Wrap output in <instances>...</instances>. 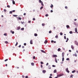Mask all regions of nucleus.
I'll return each instance as SVG.
<instances>
[{
	"label": "nucleus",
	"instance_id": "1",
	"mask_svg": "<svg viewBox=\"0 0 78 78\" xmlns=\"http://www.w3.org/2000/svg\"><path fill=\"white\" fill-rule=\"evenodd\" d=\"M64 75V74H60L57 75V77H60V76H63Z\"/></svg>",
	"mask_w": 78,
	"mask_h": 78
},
{
	"label": "nucleus",
	"instance_id": "2",
	"mask_svg": "<svg viewBox=\"0 0 78 78\" xmlns=\"http://www.w3.org/2000/svg\"><path fill=\"white\" fill-rule=\"evenodd\" d=\"M17 19H19V20H22V18L21 17H16Z\"/></svg>",
	"mask_w": 78,
	"mask_h": 78
},
{
	"label": "nucleus",
	"instance_id": "3",
	"mask_svg": "<svg viewBox=\"0 0 78 78\" xmlns=\"http://www.w3.org/2000/svg\"><path fill=\"white\" fill-rule=\"evenodd\" d=\"M53 58H55V57H57V55H52Z\"/></svg>",
	"mask_w": 78,
	"mask_h": 78
},
{
	"label": "nucleus",
	"instance_id": "4",
	"mask_svg": "<svg viewBox=\"0 0 78 78\" xmlns=\"http://www.w3.org/2000/svg\"><path fill=\"white\" fill-rule=\"evenodd\" d=\"M66 70L67 72L68 73H69V72H70L69 71V70L68 69V68H67L66 69Z\"/></svg>",
	"mask_w": 78,
	"mask_h": 78
},
{
	"label": "nucleus",
	"instance_id": "5",
	"mask_svg": "<svg viewBox=\"0 0 78 78\" xmlns=\"http://www.w3.org/2000/svg\"><path fill=\"white\" fill-rule=\"evenodd\" d=\"M75 44L76 45H78V43L76 41H75Z\"/></svg>",
	"mask_w": 78,
	"mask_h": 78
},
{
	"label": "nucleus",
	"instance_id": "6",
	"mask_svg": "<svg viewBox=\"0 0 78 78\" xmlns=\"http://www.w3.org/2000/svg\"><path fill=\"white\" fill-rule=\"evenodd\" d=\"M62 57H64V52L62 53Z\"/></svg>",
	"mask_w": 78,
	"mask_h": 78
},
{
	"label": "nucleus",
	"instance_id": "7",
	"mask_svg": "<svg viewBox=\"0 0 78 78\" xmlns=\"http://www.w3.org/2000/svg\"><path fill=\"white\" fill-rule=\"evenodd\" d=\"M20 27H17V30H20Z\"/></svg>",
	"mask_w": 78,
	"mask_h": 78
},
{
	"label": "nucleus",
	"instance_id": "8",
	"mask_svg": "<svg viewBox=\"0 0 78 78\" xmlns=\"http://www.w3.org/2000/svg\"><path fill=\"white\" fill-rule=\"evenodd\" d=\"M41 52H42V53H45V51H44V50H41Z\"/></svg>",
	"mask_w": 78,
	"mask_h": 78
},
{
	"label": "nucleus",
	"instance_id": "9",
	"mask_svg": "<svg viewBox=\"0 0 78 78\" xmlns=\"http://www.w3.org/2000/svg\"><path fill=\"white\" fill-rule=\"evenodd\" d=\"M30 44H33V41H32V40H30Z\"/></svg>",
	"mask_w": 78,
	"mask_h": 78
},
{
	"label": "nucleus",
	"instance_id": "10",
	"mask_svg": "<svg viewBox=\"0 0 78 78\" xmlns=\"http://www.w3.org/2000/svg\"><path fill=\"white\" fill-rule=\"evenodd\" d=\"M71 48H72V49H74V47H73V45H72L71 46Z\"/></svg>",
	"mask_w": 78,
	"mask_h": 78
},
{
	"label": "nucleus",
	"instance_id": "11",
	"mask_svg": "<svg viewBox=\"0 0 78 78\" xmlns=\"http://www.w3.org/2000/svg\"><path fill=\"white\" fill-rule=\"evenodd\" d=\"M48 69H51V67H50V66H48Z\"/></svg>",
	"mask_w": 78,
	"mask_h": 78
},
{
	"label": "nucleus",
	"instance_id": "12",
	"mask_svg": "<svg viewBox=\"0 0 78 78\" xmlns=\"http://www.w3.org/2000/svg\"><path fill=\"white\" fill-rule=\"evenodd\" d=\"M43 73H45V72H46V70H43L42 71Z\"/></svg>",
	"mask_w": 78,
	"mask_h": 78
},
{
	"label": "nucleus",
	"instance_id": "13",
	"mask_svg": "<svg viewBox=\"0 0 78 78\" xmlns=\"http://www.w3.org/2000/svg\"><path fill=\"white\" fill-rule=\"evenodd\" d=\"M55 62H56V63H58V61H57V59H56V58H55Z\"/></svg>",
	"mask_w": 78,
	"mask_h": 78
},
{
	"label": "nucleus",
	"instance_id": "14",
	"mask_svg": "<svg viewBox=\"0 0 78 78\" xmlns=\"http://www.w3.org/2000/svg\"><path fill=\"white\" fill-rule=\"evenodd\" d=\"M76 33H77V28H76L75 29Z\"/></svg>",
	"mask_w": 78,
	"mask_h": 78
},
{
	"label": "nucleus",
	"instance_id": "15",
	"mask_svg": "<svg viewBox=\"0 0 78 78\" xmlns=\"http://www.w3.org/2000/svg\"><path fill=\"white\" fill-rule=\"evenodd\" d=\"M10 32H11V33H12V34H14V32L12 31V30H11Z\"/></svg>",
	"mask_w": 78,
	"mask_h": 78
},
{
	"label": "nucleus",
	"instance_id": "16",
	"mask_svg": "<svg viewBox=\"0 0 78 78\" xmlns=\"http://www.w3.org/2000/svg\"><path fill=\"white\" fill-rule=\"evenodd\" d=\"M50 7L51 8H53V5L52 4H51V5L50 6Z\"/></svg>",
	"mask_w": 78,
	"mask_h": 78
},
{
	"label": "nucleus",
	"instance_id": "17",
	"mask_svg": "<svg viewBox=\"0 0 78 78\" xmlns=\"http://www.w3.org/2000/svg\"><path fill=\"white\" fill-rule=\"evenodd\" d=\"M73 56H76H76H77V55H76V53L75 54H73Z\"/></svg>",
	"mask_w": 78,
	"mask_h": 78
},
{
	"label": "nucleus",
	"instance_id": "18",
	"mask_svg": "<svg viewBox=\"0 0 78 78\" xmlns=\"http://www.w3.org/2000/svg\"><path fill=\"white\" fill-rule=\"evenodd\" d=\"M58 51H61V49L60 48H58Z\"/></svg>",
	"mask_w": 78,
	"mask_h": 78
},
{
	"label": "nucleus",
	"instance_id": "19",
	"mask_svg": "<svg viewBox=\"0 0 78 78\" xmlns=\"http://www.w3.org/2000/svg\"><path fill=\"white\" fill-rule=\"evenodd\" d=\"M57 72V71H56V69H55L54 71V73H56Z\"/></svg>",
	"mask_w": 78,
	"mask_h": 78
},
{
	"label": "nucleus",
	"instance_id": "20",
	"mask_svg": "<svg viewBox=\"0 0 78 78\" xmlns=\"http://www.w3.org/2000/svg\"><path fill=\"white\" fill-rule=\"evenodd\" d=\"M34 36H37V34H35Z\"/></svg>",
	"mask_w": 78,
	"mask_h": 78
},
{
	"label": "nucleus",
	"instance_id": "21",
	"mask_svg": "<svg viewBox=\"0 0 78 78\" xmlns=\"http://www.w3.org/2000/svg\"><path fill=\"white\" fill-rule=\"evenodd\" d=\"M69 27H70L69 26V25H66V27L67 28H69Z\"/></svg>",
	"mask_w": 78,
	"mask_h": 78
},
{
	"label": "nucleus",
	"instance_id": "22",
	"mask_svg": "<svg viewBox=\"0 0 78 78\" xmlns=\"http://www.w3.org/2000/svg\"><path fill=\"white\" fill-rule=\"evenodd\" d=\"M12 3L13 5H15V2L14 1H12Z\"/></svg>",
	"mask_w": 78,
	"mask_h": 78
},
{
	"label": "nucleus",
	"instance_id": "23",
	"mask_svg": "<svg viewBox=\"0 0 78 78\" xmlns=\"http://www.w3.org/2000/svg\"><path fill=\"white\" fill-rule=\"evenodd\" d=\"M55 37L56 39H58V35H56L55 36Z\"/></svg>",
	"mask_w": 78,
	"mask_h": 78
},
{
	"label": "nucleus",
	"instance_id": "24",
	"mask_svg": "<svg viewBox=\"0 0 78 78\" xmlns=\"http://www.w3.org/2000/svg\"><path fill=\"white\" fill-rule=\"evenodd\" d=\"M72 76H73V75H71V76L70 77V78H73V77Z\"/></svg>",
	"mask_w": 78,
	"mask_h": 78
},
{
	"label": "nucleus",
	"instance_id": "25",
	"mask_svg": "<svg viewBox=\"0 0 78 78\" xmlns=\"http://www.w3.org/2000/svg\"><path fill=\"white\" fill-rule=\"evenodd\" d=\"M39 3H41L42 2V1H41V0H39Z\"/></svg>",
	"mask_w": 78,
	"mask_h": 78
},
{
	"label": "nucleus",
	"instance_id": "26",
	"mask_svg": "<svg viewBox=\"0 0 78 78\" xmlns=\"http://www.w3.org/2000/svg\"><path fill=\"white\" fill-rule=\"evenodd\" d=\"M44 44H46L47 43V40H45V41L44 42Z\"/></svg>",
	"mask_w": 78,
	"mask_h": 78
},
{
	"label": "nucleus",
	"instance_id": "27",
	"mask_svg": "<svg viewBox=\"0 0 78 78\" xmlns=\"http://www.w3.org/2000/svg\"><path fill=\"white\" fill-rule=\"evenodd\" d=\"M5 44H8V41H5Z\"/></svg>",
	"mask_w": 78,
	"mask_h": 78
},
{
	"label": "nucleus",
	"instance_id": "28",
	"mask_svg": "<svg viewBox=\"0 0 78 78\" xmlns=\"http://www.w3.org/2000/svg\"><path fill=\"white\" fill-rule=\"evenodd\" d=\"M13 16L14 17H17V15H13Z\"/></svg>",
	"mask_w": 78,
	"mask_h": 78
},
{
	"label": "nucleus",
	"instance_id": "29",
	"mask_svg": "<svg viewBox=\"0 0 78 78\" xmlns=\"http://www.w3.org/2000/svg\"><path fill=\"white\" fill-rule=\"evenodd\" d=\"M41 3L42 6H44V4H43V2H42Z\"/></svg>",
	"mask_w": 78,
	"mask_h": 78
},
{
	"label": "nucleus",
	"instance_id": "30",
	"mask_svg": "<svg viewBox=\"0 0 78 78\" xmlns=\"http://www.w3.org/2000/svg\"><path fill=\"white\" fill-rule=\"evenodd\" d=\"M64 61V58L63 57L62 58V61Z\"/></svg>",
	"mask_w": 78,
	"mask_h": 78
},
{
	"label": "nucleus",
	"instance_id": "31",
	"mask_svg": "<svg viewBox=\"0 0 78 78\" xmlns=\"http://www.w3.org/2000/svg\"><path fill=\"white\" fill-rule=\"evenodd\" d=\"M17 45H18V42H16V44H15V46H17Z\"/></svg>",
	"mask_w": 78,
	"mask_h": 78
},
{
	"label": "nucleus",
	"instance_id": "32",
	"mask_svg": "<svg viewBox=\"0 0 78 78\" xmlns=\"http://www.w3.org/2000/svg\"><path fill=\"white\" fill-rule=\"evenodd\" d=\"M31 65L32 66H34V63H31Z\"/></svg>",
	"mask_w": 78,
	"mask_h": 78
},
{
	"label": "nucleus",
	"instance_id": "33",
	"mask_svg": "<svg viewBox=\"0 0 78 78\" xmlns=\"http://www.w3.org/2000/svg\"><path fill=\"white\" fill-rule=\"evenodd\" d=\"M66 60L67 61H69V60H70V59H69V58H66Z\"/></svg>",
	"mask_w": 78,
	"mask_h": 78
},
{
	"label": "nucleus",
	"instance_id": "34",
	"mask_svg": "<svg viewBox=\"0 0 78 78\" xmlns=\"http://www.w3.org/2000/svg\"><path fill=\"white\" fill-rule=\"evenodd\" d=\"M10 14H12V12L10 11L9 12Z\"/></svg>",
	"mask_w": 78,
	"mask_h": 78
},
{
	"label": "nucleus",
	"instance_id": "35",
	"mask_svg": "<svg viewBox=\"0 0 78 78\" xmlns=\"http://www.w3.org/2000/svg\"><path fill=\"white\" fill-rule=\"evenodd\" d=\"M24 30V28H22L21 29V30Z\"/></svg>",
	"mask_w": 78,
	"mask_h": 78
},
{
	"label": "nucleus",
	"instance_id": "36",
	"mask_svg": "<svg viewBox=\"0 0 78 78\" xmlns=\"http://www.w3.org/2000/svg\"><path fill=\"white\" fill-rule=\"evenodd\" d=\"M75 70H74L72 71V73H75Z\"/></svg>",
	"mask_w": 78,
	"mask_h": 78
},
{
	"label": "nucleus",
	"instance_id": "37",
	"mask_svg": "<svg viewBox=\"0 0 78 78\" xmlns=\"http://www.w3.org/2000/svg\"><path fill=\"white\" fill-rule=\"evenodd\" d=\"M73 33V32L72 31H70L69 32V33H70V34H72Z\"/></svg>",
	"mask_w": 78,
	"mask_h": 78
},
{
	"label": "nucleus",
	"instance_id": "38",
	"mask_svg": "<svg viewBox=\"0 0 78 78\" xmlns=\"http://www.w3.org/2000/svg\"><path fill=\"white\" fill-rule=\"evenodd\" d=\"M60 34V35H61V36H62L63 34H62V32H61Z\"/></svg>",
	"mask_w": 78,
	"mask_h": 78
},
{
	"label": "nucleus",
	"instance_id": "39",
	"mask_svg": "<svg viewBox=\"0 0 78 78\" xmlns=\"http://www.w3.org/2000/svg\"><path fill=\"white\" fill-rule=\"evenodd\" d=\"M45 16H46V17H48V14H46L45 15Z\"/></svg>",
	"mask_w": 78,
	"mask_h": 78
},
{
	"label": "nucleus",
	"instance_id": "40",
	"mask_svg": "<svg viewBox=\"0 0 78 78\" xmlns=\"http://www.w3.org/2000/svg\"><path fill=\"white\" fill-rule=\"evenodd\" d=\"M7 7V8H10V6L9 5H8Z\"/></svg>",
	"mask_w": 78,
	"mask_h": 78
},
{
	"label": "nucleus",
	"instance_id": "41",
	"mask_svg": "<svg viewBox=\"0 0 78 78\" xmlns=\"http://www.w3.org/2000/svg\"><path fill=\"white\" fill-rule=\"evenodd\" d=\"M52 66L53 67H56V66L55 65H53Z\"/></svg>",
	"mask_w": 78,
	"mask_h": 78
},
{
	"label": "nucleus",
	"instance_id": "42",
	"mask_svg": "<svg viewBox=\"0 0 78 78\" xmlns=\"http://www.w3.org/2000/svg\"><path fill=\"white\" fill-rule=\"evenodd\" d=\"M42 26H45V24L44 23H42Z\"/></svg>",
	"mask_w": 78,
	"mask_h": 78
},
{
	"label": "nucleus",
	"instance_id": "43",
	"mask_svg": "<svg viewBox=\"0 0 78 78\" xmlns=\"http://www.w3.org/2000/svg\"><path fill=\"white\" fill-rule=\"evenodd\" d=\"M41 64H44V62H41Z\"/></svg>",
	"mask_w": 78,
	"mask_h": 78
},
{
	"label": "nucleus",
	"instance_id": "44",
	"mask_svg": "<svg viewBox=\"0 0 78 78\" xmlns=\"http://www.w3.org/2000/svg\"><path fill=\"white\" fill-rule=\"evenodd\" d=\"M24 45L25 46H26V45H27V44L26 43H24Z\"/></svg>",
	"mask_w": 78,
	"mask_h": 78
},
{
	"label": "nucleus",
	"instance_id": "45",
	"mask_svg": "<svg viewBox=\"0 0 78 78\" xmlns=\"http://www.w3.org/2000/svg\"><path fill=\"white\" fill-rule=\"evenodd\" d=\"M4 36H6L7 35V34L6 33H5L4 34Z\"/></svg>",
	"mask_w": 78,
	"mask_h": 78
},
{
	"label": "nucleus",
	"instance_id": "46",
	"mask_svg": "<svg viewBox=\"0 0 78 78\" xmlns=\"http://www.w3.org/2000/svg\"><path fill=\"white\" fill-rule=\"evenodd\" d=\"M35 58H36V57H35V56H34L33 57V58L34 59Z\"/></svg>",
	"mask_w": 78,
	"mask_h": 78
},
{
	"label": "nucleus",
	"instance_id": "47",
	"mask_svg": "<svg viewBox=\"0 0 78 78\" xmlns=\"http://www.w3.org/2000/svg\"><path fill=\"white\" fill-rule=\"evenodd\" d=\"M43 6H41L40 8V9H43Z\"/></svg>",
	"mask_w": 78,
	"mask_h": 78
},
{
	"label": "nucleus",
	"instance_id": "48",
	"mask_svg": "<svg viewBox=\"0 0 78 78\" xmlns=\"http://www.w3.org/2000/svg\"><path fill=\"white\" fill-rule=\"evenodd\" d=\"M4 12H6V9H4Z\"/></svg>",
	"mask_w": 78,
	"mask_h": 78
},
{
	"label": "nucleus",
	"instance_id": "49",
	"mask_svg": "<svg viewBox=\"0 0 78 78\" xmlns=\"http://www.w3.org/2000/svg\"><path fill=\"white\" fill-rule=\"evenodd\" d=\"M64 38L65 39H66V36H64Z\"/></svg>",
	"mask_w": 78,
	"mask_h": 78
},
{
	"label": "nucleus",
	"instance_id": "50",
	"mask_svg": "<svg viewBox=\"0 0 78 78\" xmlns=\"http://www.w3.org/2000/svg\"><path fill=\"white\" fill-rule=\"evenodd\" d=\"M8 59H5V62L7 61H8Z\"/></svg>",
	"mask_w": 78,
	"mask_h": 78
},
{
	"label": "nucleus",
	"instance_id": "51",
	"mask_svg": "<svg viewBox=\"0 0 78 78\" xmlns=\"http://www.w3.org/2000/svg\"><path fill=\"white\" fill-rule=\"evenodd\" d=\"M15 11H16L15 10H13L12 11V12H15Z\"/></svg>",
	"mask_w": 78,
	"mask_h": 78
},
{
	"label": "nucleus",
	"instance_id": "52",
	"mask_svg": "<svg viewBox=\"0 0 78 78\" xmlns=\"http://www.w3.org/2000/svg\"><path fill=\"white\" fill-rule=\"evenodd\" d=\"M65 9H67V8H68L67 7V6H66L65 7Z\"/></svg>",
	"mask_w": 78,
	"mask_h": 78
},
{
	"label": "nucleus",
	"instance_id": "53",
	"mask_svg": "<svg viewBox=\"0 0 78 78\" xmlns=\"http://www.w3.org/2000/svg\"><path fill=\"white\" fill-rule=\"evenodd\" d=\"M28 23H31V21H28Z\"/></svg>",
	"mask_w": 78,
	"mask_h": 78
},
{
	"label": "nucleus",
	"instance_id": "54",
	"mask_svg": "<svg viewBox=\"0 0 78 78\" xmlns=\"http://www.w3.org/2000/svg\"><path fill=\"white\" fill-rule=\"evenodd\" d=\"M33 20H35V19L34 18L33 19Z\"/></svg>",
	"mask_w": 78,
	"mask_h": 78
},
{
	"label": "nucleus",
	"instance_id": "55",
	"mask_svg": "<svg viewBox=\"0 0 78 78\" xmlns=\"http://www.w3.org/2000/svg\"><path fill=\"white\" fill-rule=\"evenodd\" d=\"M18 47H19V48H20L21 47V45H20Z\"/></svg>",
	"mask_w": 78,
	"mask_h": 78
},
{
	"label": "nucleus",
	"instance_id": "56",
	"mask_svg": "<svg viewBox=\"0 0 78 78\" xmlns=\"http://www.w3.org/2000/svg\"><path fill=\"white\" fill-rule=\"evenodd\" d=\"M54 42V41H53V40H51V42L52 43H53V42Z\"/></svg>",
	"mask_w": 78,
	"mask_h": 78
},
{
	"label": "nucleus",
	"instance_id": "57",
	"mask_svg": "<svg viewBox=\"0 0 78 78\" xmlns=\"http://www.w3.org/2000/svg\"><path fill=\"white\" fill-rule=\"evenodd\" d=\"M49 33H51V31H50L49 32Z\"/></svg>",
	"mask_w": 78,
	"mask_h": 78
},
{
	"label": "nucleus",
	"instance_id": "58",
	"mask_svg": "<svg viewBox=\"0 0 78 78\" xmlns=\"http://www.w3.org/2000/svg\"><path fill=\"white\" fill-rule=\"evenodd\" d=\"M28 78V76H26L25 77V78Z\"/></svg>",
	"mask_w": 78,
	"mask_h": 78
},
{
	"label": "nucleus",
	"instance_id": "59",
	"mask_svg": "<svg viewBox=\"0 0 78 78\" xmlns=\"http://www.w3.org/2000/svg\"><path fill=\"white\" fill-rule=\"evenodd\" d=\"M22 48H25V47L24 46H22Z\"/></svg>",
	"mask_w": 78,
	"mask_h": 78
},
{
	"label": "nucleus",
	"instance_id": "60",
	"mask_svg": "<svg viewBox=\"0 0 78 78\" xmlns=\"http://www.w3.org/2000/svg\"><path fill=\"white\" fill-rule=\"evenodd\" d=\"M23 15H24V16H25V15H26V13H24L23 14Z\"/></svg>",
	"mask_w": 78,
	"mask_h": 78
},
{
	"label": "nucleus",
	"instance_id": "61",
	"mask_svg": "<svg viewBox=\"0 0 78 78\" xmlns=\"http://www.w3.org/2000/svg\"><path fill=\"white\" fill-rule=\"evenodd\" d=\"M53 12V10H51V12Z\"/></svg>",
	"mask_w": 78,
	"mask_h": 78
},
{
	"label": "nucleus",
	"instance_id": "62",
	"mask_svg": "<svg viewBox=\"0 0 78 78\" xmlns=\"http://www.w3.org/2000/svg\"><path fill=\"white\" fill-rule=\"evenodd\" d=\"M46 66H48V63H47V64H46Z\"/></svg>",
	"mask_w": 78,
	"mask_h": 78
},
{
	"label": "nucleus",
	"instance_id": "63",
	"mask_svg": "<svg viewBox=\"0 0 78 78\" xmlns=\"http://www.w3.org/2000/svg\"><path fill=\"white\" fill-rule=\"evenodd\" d=\"M55 28H56V27H54V30H55Z\"/></svg>",
	"mask_w": 78,
	"mask_h": 78
},
{
	"label": "nucleus",
	"instance_id": "64",
	"mask_svg": "<svg viewBox=\"0 0 78 78\" xmlns=\"http://www.w3.org/2000/svg\"><path fill=\"white\" fill-rule=\"evenodd\" d=\"M49 78H52V77L51 76H50L49 77Z\"/></svg>",
	"mask_w": 78,
	"mask_h": 78
}]
</instances>
